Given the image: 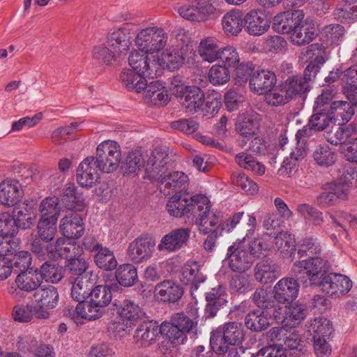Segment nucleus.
<instances>
[{"label": "nucleus", "instance_id": "f257e3e1", "mask_svg": "<svg viewBox=\"0 0 357 357\" xmlns=\"http://www.w3.org/2000/svg\"><path fill=\"white\" fill-rule=\"evenodd\" d=\"M305 54L310 61L305 69L303 75L289 77L282 84V91L286 93L289 100L301 97L310 90V83L326 62V54L322 44L310 45Z\"/></svg>", "mask_w": 357, "mask_h": 357}, {"label": "nucleus", "instance_id": "393cba45", "mask_svg": "<svg viewBox=\"0 0 357 357\" xmlns=\"http://www.w3.org/2000/svg\"><path fill=\"white\" fill-rule=\"evenodd\" d=\"M183 294L181 287L172 280H165L158 283L154 289L155 297L163 302H176Z\"/></svg>", "mask_w": 357, "mask_h": 357}, {"label": "nucleus", "instance_id": "c756f323", "mask_svg": "<svg viewBox=\"0 0 357 357\" xmlns=\"http://www.w3.org/2000/svg\"><path fill=\"white\" fill-rule=\"evenodd\" d=\"M142 91L144 98L154 105L166 104L169 99L166 87L158 80L152 81L149 84L146 82Z\"/></svg>", "mask_w": 357, "mask_h": 357}, {"label": "nucleus", "instance_id": "39448f33", "mask_svg": "<svg viewBox=\"0 0 357 357\" xmlns=\"http://www.w3.org/2000/svg\"><path fill=\"white\" fill-rule=\"evenodd\" d=\"M178 8L179 15L188 20L204 22L215 17L222 0H188Z\"/></svg>", "mask_w": 357, "mask_h": 357}, {"label": "nucleus", "instance_id": "9b49d317", "mask_svg": "<svg viewBox=\"0 0 357 357\" xmlns=\"http://www.w3.org/2000/svg\"><path fill=\"white\" fill-rule=\"evenodd\" d=\"M324 292L333 298H340L347 294L352 287L351 280L347 276L338 273H328L319 284Z\"/></svg>", "mask_w": 357, "mask_h": 357}, {"label": "nucleus", "instance_id": "a19ab883", "mask_svg": "<svg viewBox=\"0 0 357 357\" xmlns=\"http://www.w3.org/2000/svg\"><path fill=\"white\" fill-rule=\"evenodd\" d=\"M220 50L221 48L214 39L206 38L199 43L198 54L204 61L211 63L218 61Z\"/></svg>", "mask_w": 357, "mask_h": 357}, {"label": "nucleus", "instance_id": "f3484780", "mask_svg": "<svg viewBox=\"0 0 357 357\" xmlns=\"http://www.w3.org/2000/svg\"><path fill=\"white\" fill-rule=\"evenodd\" d=\"M98 167L94 157H87L79 165L77 169V181L83 188H90L100 178Z\"/></svg>", "mask_w": 357, "mask_h": 357}, {"label": "nucleus", "instance_id": "6e6d98bb", "mask_svg": "<svg viewBox=\"0 0 357 357\" xmlns=\"http://www.w3.org/2000/svg\"><path fill=\"white\" fill-rule=\"evenodd\" d=\"M190 213L189 217L199 218L201 215H207L211 212V204L208 198L203 195H197L190 198Z\"/></svg>", "mask_w": 357, "mask_h": 357}, {"label": "nucleus", "instance_id": "5701e85b", "mask_svg": "<svg viewBox=\"0 0 357 357\" xmlns=\"http://www.w3.org/2000/svg\"><path fill=\"white\" fill-rule=\"evenodd\" d=\"M298 288V284L295 279L282 278L274 287L275 298L279 303H289L297 297Z\"/></svg>", "mask_w": 357, "mask_h": 357}, {"label": "nucleus", "instance_id": "8fccbe9b", "mask_svg": "<svg viewBox=\"0 0 357 357\" xmlns=\"http://www.w3.org/2000/svg\"><path fill=\"white\" fill-rule=\"evenodd\" d=\"M337 153L328 145L318 146L313 152V158L316 163L323 167H328L335 164Z\"/></svg>", "mask_w": 357, "mask_h": 357}, {"label": "nucleus", "instance_id": "58836bf2", "mask_svg": "<svg viewBox=\"0 0 357 357\" xmlns=\"http://www.w3.org/2000/svg\"><path fill=\"white\" fill-rule=\"evenodd\" d=\"M245 324L253 331L265 330L271 324L270 314L266 310H255L247 314Z\"/></svg>", "mask_w": 357, "mask_h": 357}, {"label": "nucleus", "instance_id": "1a4fd4ad", "mask_svg": "<svg viewBox=\"0 0 357 357\" xmlns=\"http://www.w3.org/2000/svg\"><path fill=\"white\" fill-rule=\"evenodd\" d=\"M134 33V25L124 24L108 33L107 44L116 54L126 55L132 46Z\"/></svg>", "mask_w": 357, "mask_h": 357}, {"label": "nucleus", "instance_id": "864d4df0", "mask_svg": "<svg viewBox=\"0 0 357 357\" xmlns=\"http://www.w3.org/2000/svg\"><path fill=\"white\" fill-rule=\"evenodd\" d=\"M309 331L313 337L329 338L333 329L331 321L325 317L315 318L311 321Z\"/></svg>", "mask_w": 357, "mask_h": 357}, {"label": "nucleus", "instance_id": "aec40b11", "mask_svg": "<svg viewBox=\"0 0 357 357\" xmlns=\"http://www.w3.org/2000/svg\"><path fill=\"white\" fill-rule=\"evenodd\" d=\"M160 333L156 322L153 321H144L135 331L133 339L139 347H146L155 342Z\"/></svg>", "mask_w": 357, "mask_h": 357}, {"label": "nucleus", "instance_id": "de8ad7c7", "mask_svg": "<svg viewBox=\"0 0 357 357\" xmlns=\"http://www.w3.org/2000/svg\"><path fill=\"white\" fill-rule=\"evenodd\" d=\"M115 277L118 282L126 287L133 286L138 279L136 268L130 264L119 266L116 271Z\"/></svg>", "mask_w": 357, "mask_h": 357}, {"label": "nucleus", "instance_id": "0e129e2a", "mask_svg": "<svg viewBox=\"0 0 357 357\" xmlns=\"http://www.w3.org/2000/svg\"><path fill=\"white\" fill-rule=\"evenodd\" d=\"M232 183L245 193L252 195L258 190V185L244 173L232 174Z\"/></svg>", "mask_w": 357, "mask_h": 357}, {"label": "nucleus", "instance_id": "c85d7f7f", "mask_svg": "<svg viewBox=\"0 0 357 357\" xmlns=\"http://www.w3.org/2000/svg\"><path fill=\"white\" fill-rule=\"evenodd\" d=\"M335 19L343 23L357 22V0H340L334 10Z\"/></svg>", "mask_w": 357, "mask_h": 357}, {"label": "nucleus", "instance_id": "cd10ccee", "mask_svg": "<svg viewBox=\"0 0 357 357\" xmlns=\"http://www.w3.org/2000/svg\"><path fill=\"white\" fill-rule=\"evenodd\" d=\"M181 281L186 284L191 285L192 289H197L199 284L206 280L205 276L200 271V266L195 261H188L183 267Z\"/></svg>", "mask_w": 357, "mask_h": 357}, {"label": "nucleus", "instance_id": "6e6552de", "mask_svg": "<svg viewBox=\"0 0 357 357\" xmlns=\"http://www.w3.org/2000/svg\"><path fill=\"white\" fill-rule=\"evenodd\" d=\"M128 60L132 69L145 77H156L161 69L159 56L146 54L139 50H132Z\"/></svg>", "mask_w": 357, "mask_h": 357}, {"label": "nucleus", "instance_id": "ddd939ff", "mask_svg": "<svg viewBox=\"0 0 357 357\" xmlns=\"http://www.w3.org/2000/svg\"><path fill=\"white\" fill-rule=\"evenodd\" d=\"M169 156L167 151L161 148L155 149L145 164V172L151 180H158L167 172Z\"/></svg>", "mask_w": 357, "mask_h": 357}, {"label": "nucleus", "instance_id": "dca6fc26", "mask_svg": "<svg viewBox=\"0 0 357 357\" xmlns=\"http://www.w3.org/2000/svg\"><path fill=\"white\" fill-rule=\"evenodd\" d=\"M245 27L252 36H261L270 28L271 22L261 9H252L244 17Z\"/></svg>", "mask_w": 357, "mask_h": 357}, {"label": "nucleus", "instance_id": "09e8293b", "mask_svg": "<svg viewBox=\"0 0 357 357\" xmlns=\"http://www.w3.org/2000/svg\"><path fill=\"white\" fill-rule=\"evenodd\" d=\"M93 259L96 266L105 271H112L117 266V261L114 252L105 246L93 255Z\"/></svg>", "mask_w": 357, "mask_h": 357}, {"label": "nucleus", "instance_id": "338daca9", "mask_svg": "<svg viewBox=\"0 0 357 357\" xmlns=\"http://www.w3.org/2000/svg\"><path fill=\"white\" fill-rule=\"evenodd\" d=\"M338 177L349 188L357 187V167L345 165L338 169Z\"/></svg>", "mask_w": 357, "mask_h": 357}, {"label": "nucleus", "instance_id": "79ce46f5", "mask_svg": "<svg viewBox=\"0 0 357 357\" xmlns=\"http://www.w3.org/2000/svg\"><path fill=\"white\" fill-rule=\"evenodd\" d=\"M307 155V150L305 147H296L289 157L286 158L278 169V174L283 176H290L296 170L297 162L303 159Z\"/></svg>", "mask_w": 357, "mask_h": 357}, {"label": "nucleus", "instance_id": "2eb2a0df", "mask_svg": "<svg viewBox=\"0 0 357 357\" xmlns=\"http://www.w3.org/2000/svg\"><path fill=\"white\" fill-rule=\"evenodd\" d=\"M188 228H178L165 234L158 245L160 251L173 252L181 249L186 245L190 236Z\"/></svg>", "mask_w": 357, "mask_h": 357}, {"label": "nucleus", "instance_id": "bb28decb", "mask_svg": "<svg viewBox=\"0 0 357 357\" xmlns=\"http://www.w3.org/2000/svg\"><path fill=\"white\" fill-rule=\"evenodd\" d=\"M190 198L181 192H177L168 199L166 209L174 218L189 217L190 213Z\"/></svg>", "mask_w": 357, "mask_h": 357}, {"label": "nucleus", "instance_id": "774afa93", "mask_svg": "<svg viewBox=\"0 0 357 357\" xmlns=\"http://www.w3.org/2000/svg\"><path fill=\"white\" fill-rule=\"evenodd\" d=\"M218 61L222 63V66L230 68L239 63L240 58L236 48L231 46H227L221 48Z\"/></svg>", "mask_w": 357, "mask_h": 357}, {"label": "nucleus", "instance_id": "9d476101", "mask_svg": "<svg viewBox=\"0 0 357 357\" xmlns=\"http://www.w3.org/2000/svg\"><path fill=\"white\" fill-rule=\"evenodd\" d=\"M57 289L52 285L39 289L34 294L36 302L35 316L38 319H47L50 317L48 310L56 307L59 302Z\"/></svg>", "mask_w": 357, "mask_h": 357}, {"label": "nucleus", "instance_id": "c9c22d12", "mask_svg": "<svg viewBox=\"0 0 357 357\" xmlns=\"http://www.w3.org/2000/svg\"><path fill=\"white\" fill-rule=\"evenodd\" d=\"M259 127L258 119L251 114H241L238 116L236 123V129L238 132L248 140L250 138L257 135V131Z\"/></svg>", "mask_w": 357, "mask_h": 357}, {"label": "nucleus", "instance_id": "c03bdc74", "mask_svg": "<svg viewBox=\"0 0 357 357\" xmlns=\"http://www.w3.org/2000/svg\"><path fill=\"white\" fill-rule=\"evenodd\" d=\"M121 80L126 87L130 91L140 93L146 85L145 77L132 69H125L121 74Z\"/></svg>", "mask_w": 357, "mask_h": 357}, {"label": "nucleus", "instance_id": "5fc2aeb1", "mask_svg": "<svg viewBox=\"0 0 357 357\" xmlns=\"http://www.w3.org/2000/svg\"><path fill=\"white\" fill-rule=\"evenodd\" d=\"M57 220L54 219L40 218L38 220L37 229L38 236L45 242L52 241L57 231Z\"/></svg>", "mask_w": 357, "mask_h": 357}, {"label": "nucleus", "instance_id": "bf43d9fd", "mask_svg": "<svg viewBox=\"0 0 357 357\" xmlns=\"http://www.w3.org/2000/svg\"><path fill=\"white\" fill-rule=\"evenodd\" d=\"M230 79L229 68L220 64L213 65L208 70V80L214 85H223Z\"/></svg>", "mask_w": 357, "mask_h": 357}, {"label": "nucleus", "instance_id": "4468645a", "mask_svg": "<svg viewBox=\"0 0 357 357\" xmlns=\"http://www.w3.org/2000/svg\"><path fill=\"white\" fill-rule=\"evenodd\" d=\"M288 8L292 11H285L275 15L273 18V28L281 33H291L298 24L304 19L305 14L303 10Z\"/></svg>", "mask_w": 357, "mask_h": 357}, {"label": "nucleus", "instance_id": "20e7f679", "mask_svg": "<svg viewBox=\"0 0 357 357\" xmlns=\"http://www.w3.org/2000/svg\"><path fill=\"white\" fill-rule=\"evenodd\" d=\"M245 338L241 324L232 321L225 323L211 334L210 344L216 354L222 355L228 351V347L239 345Z\"/></svg>", "mask_w": 357, "mask_h": 357}, {"label": "nucleus", "instance_id": "b1692460", "mask_svg": "<svg viewBox=\"0 0 357 357\" xmlns=\"http://www.w3.org/2000/svg\"><path fill=\"white\" fill-rule=\"evenodd\" d=\"M116 311L122 321H126L133 326L136 322L142 319L145 313L135 302L126 299L115 304Z\"/></svg>", "mask_w": 357, "mask_h": 357}, {"label": "nucleus", "instance_id": "f8f14e48", "mask_svg": "<svg viewBox=\"0 0 357 357\" xmlns=\"http://www.w3.org/2000/svg\"><path fill=\"white\" fill-rule=\"evenodd\" d=\"M154 250V241L146 236H140L129 244L127 256L130 261L140 264L150 259Z\"/></svg>", "mask_w": 357, "mask_h": 357}, {"label": "nucleus", "instance_id": "423d86ee", "mask_svg": "<svg viewBox=\"0 0 357 357\" xmlns=\"http://www.w3.org/2000/svg\"><path fill=\"white\" fill-rule=\"evenodd\" d=\"M167 40V33L163 29L158 26L143 29L135 38V45L140 51L153 55L162 50Z\"/></svg>", "mask_w": 357, "mask_h": 357}, {"label": "nucleus", "instance_id": "4d7b16f0", "mask_svg": "<svg viewBox=\"0 0 357 357\" xmlns=\"http://www.w3.org/2000/svg\"><path fill=\"white\" fill-rule=\"evenodd\" d=\"M160 58L161 68L166 66L168 69L174 70L178 68L184 61V57L175 49H166L162 52Z\"/></svg>", "mask_w": 357, "mask_h": 357}, {"label": "nucleus", "instance_id": "49530a36", "mask_svg": "<svg viewBox=\"0 0 357 357\" xmlns=\"http://www.w3.org/2000/svg\"><path fill=\"white\" fill-rule=\"evenodd\" d=\"M321 245L317 238L306 237L298 245V255L300 258L321 257Z\"/></svg>", "mask_w": 357, "mask_h": 357}, {"label": "nucleus", "instance_id": "a878e982", "mask_svg": "<svg viewBox=\"0 0 357 357\" xmlns=\"http://www.w3.org/2000/svg\"><path fill=\"white\" fill-rule=\"evenodd\" d=\"M22 196L21 184L16 180H6L0 184V202L14 206Z\"/></svg>", "mask_w": 357, "mask_h": 357}, {"label": "nucleus", "instance_id": "ea45409f", "mask_svg": "<svg viewBox=\"0 0 357 357\" xmlns=\"http://www.w3.org/2000/svg\"><path fill=\"white\" fill-rule=\"evenodd\" d=\"M331 117L334 122L342 121V123L349 122L354 115V109L347 101H334L330 107Z\"/></svg>", "mask_w": 357, "mask_h": 357}, {"label": "nucleus", "instance_id": "37998d69", "mask_svg": "<svg viewBox=\"0 0 357 357\" xmlns=\"http://www.w3.org/2000/svg\"><path fill=\"white\" fill-rule=\"evenodd\" d=\"M63 202L70 210L81 211L84 208V197L77 193L73 183L66 184L63 192Z\"/></svg>", "mask_w": 357, "mask_h": 357}, {"label": "nucleus", "instance_id": "0eeeda50", "mask_svg": "<svg viewBox=\"0 0 357 357\" xmlns=\"http://www.w3.org/2000/svg\"><path fill=\"white\" fill-rule=\"evenodd\" d=\"M121 160V149L116 142L105 140L98 146L95 162L100 171L113 172L118 168Z\"/></svg>", "mask_w": 357, "mask_h": 357}, {"label": "nucleus", "instance_id": "473e14b6", "mask_svg": "<svg viewBox=\"0 0 357 357\" xmlns=\"http://www.w3.org/2000/svg\"><path fill=\"white\" fill-rule=\"evenodd\" d=\"M41 275H39L38 269L31 268L29 271L19 273L15 283L17 287L22 291H32L41 284Z\"/></svg>", "mask_w": 357, "mask_h": 357}, {"label": "nucleus", "instance_id": "052dcab7", "mask_svg": "<svg viewBox=\"0 0 357 357\" xmlns=\"http://www.w3.org/2000/svg\"><path fill=\"white\" fill-rule=\"evenodd\" d=\"M34 216L31 208L26 206L15 208L12 218L19 228L26 229L32 225Z\"/></svg>", "mask_w": 357, "mask_h": 357}, {"label": "nucleus", "instance_id": "72a5a7b5", "mask_svg": "<svg viewBox=\"0 0 357 357\" xmlns=\"http://www.w3.org/2000/svg\"><path fill=\"white\" fill-rule=\"evenodd\" d=\"M223 30L227 35H238L243 26H245L244 17L238 10H232L226 13L222 19Z\"/></svg>", "mask_w": 357, "mask_h": 357}, {"label": "nucleus", "instance_id": "4be33fe9", "mask_svg": "<svg viewBox=\"0 0 357 357\" xmlns=\"http://www.w3.org/2000/svg\"><path fill=\"white\" fill-rule=\"evenodd\" d=\"M178 102L186 112H197L204 102V94L199 87L190 86L177 98Z\"/></svg>", "mask_w": 357, "mask_h": 357}, {"label": "nucleus", "instance_id": "a18cd8bd", "mask_svg": "<svg viewBox=\"0 0 357 357\" xmlns=\"http://www.w3.org/2000/svg\"><path fill=\"white\" fill-rule=\"evenodd\" d=\"M235 161L240 167L250 171L256 175L261 176L265 173V166L246 152L237 153Z\"/></svg>", "mask_w": 357, "mask_h": 357}, {"label": "nucleus", "instance_id": "13d9d810", "mask_svg": "<svg viewBox=\"0 0 357 357\" xmlns=\"http://www.w3.org/2000/svg\"><path fill=\"white\" fill-rule=\"evenodd\" d=\"M40 218L58 220L60 214L59 199L56 197H50L42 201L40 205Z\"/></svg>", "mask_w": 357, "mask_h": 357}, {"label": "nucleus", "instance_id": "680f3d73", "mask_svg": "<svg viewBox=\"0 0 357 357\" xmlns=\"http://www.w3.org/2000/svg\"><path fill=\"white\" fill-rule=\"evenodd\" d=\"M39 275H41V282L43 280L46 282L52 283H57L63 277L62 273V268L56 266L54 264H52L48 262L44 263L40 270L39 271Z\"/></svg>", "mask_w": 357, "mask_h": 357}, {"label": "nucleus", "instance_id": "e2e57ef3", "mask_svg": "<svg viewBox=\"0 0 357 357\" xmlns=\"http://www.w3.org/2000/svg\"><path fill=\"white\" fill-rule=\"evenodd\" d=\"M31 255L30 252L24 250L16 252L11 264L12 271L19 273L29 271L31 268Z\"/></svg>", "mask_w": 357, "mask_h": 357}, {"label": "nucleus", "instance_id": "69168bd1", "mask_svg": "<svg viewBox=\"0 0 357 357\" xmlns=\"http://www.w3.org/2000/svg\"><path fill=\"white\" fill-rule=\"evenodd\" d=\"M253 300L255 304L261 310H266L274 307L275 298L272 293H268L264 289H257L253 294Z\"/></svg>", "mask_w": 357, "mask_h": 357}, {"label": "nucleus", "instance_id": "f704fd0d", "mask_svg": "<svg viewBox=\"0 0 357 357\" xmlns=\"http://www.w3.org/2000/svg\"><path fill=\"white\" fill-rule=\"evenodd\" d=\"M160 183V190L164 195H169L172 191L181 188L187 181V176L181 172L165 174L156 180Z\"/></svg>", "mask_w": 357, "mask_h": 357}, {"label": "nucleus", "instance_id": "f03ea898", "mask_svg": "<svg viewBox=\"0 0 357 357\" xmlns=\"http://www.w3.org/2000/svg\"><path fill=\"white\" fill-rule=\"evenodd\" d=\"M194 319H190L184 313H176L172 315L169 321H163L160 326V333L168 340L174 347L184 344L187 340L186 334L191 331L197 325L194 321L199 317L198 309L192 312Z\"/></svg>", "mask_w": 357, "mask_h": 357}, {"label": "nucleus", "instance_id": "4c0bfd02", "mask_svg": "<svg viewBox=\"0 0 357 357\" xmlns=\"http://www.w3.org/2000/svg\"><path fill=\"white\" fill-rule=\"evenodd\" d=\"M71 297L76 301L80 302L86 300L90 295L93 286L89 275L77 277L73 281H70Z\"/></svg>", "mask_w": 357, "mask_h": 357}, {"label": "nucleus", "instance_id": "e433bc0d", "mask_svg": "<svg viewBox=\"0 0 357 357\" xmlns=\"http://www.w3.org/2000/svg\"><path fill=\"white\" fill-rule=\"evenodd\" d=\"M221 215L216 213L210 212L207 215H201V217L196 218V223L199 231L204 234L220 233L222 230L220 229L221 222Z\"/></svg>", "mask_w": 357, "mask_h": 357}, {"label": "nucleus", "instance_id": "6ab92c4d", "mask_svg": "<svg viewBox=\"0 0 357 357\" xmlns=\"http://www.w3.org/2000/svg\"><path fill=\"white\" fill-rule=\"evenodd\" d=\"M59 229L67 238H78L84 232L85 227L82 217L76 213H70L60 220Z\"/></svg>", "mask_w": 357, "mask_h": 357}, {"label": "nucleus", "instance_id": "412c9836", "mask_svg": "<svg viewBox=\"0 0 357 357\" xmlns=\"http://www.w3.org/2000/svg\"><path fill=\"white\" fill-rule=\"evenodd\" d=\"M275 84V73L266 70L254 72L250 79V89L259 95L271 91Z\"/></svg>", "mask_w": 357, "mask_h": 357}, {"label": "nucleus", "instance_id": "7c9ffc66", "mask_svg": "<svg viewBox=\"0 0 357 357\" xmlns=\"http://www.w3.org/2000/svg\"><path fill=\"white\" fill-rule=\"evenodd\" d=\"M317 35L314 24L304 21L298 24L290 34L291 42L297 45L310 43Z\"/></svg>", "mask_w": 357, "mask_h": 357}, {"label": "nucleus", "instance_id": "603ef678", "mask_svg": "<svg viewBox=\"0 0 357 357\" xmlns=\"http://www.w3.org/2000/svg\"><path fill=\"white\" fill-rule=\"evenodd\" d=\"M76 314L82 319L95 320L101 317L104 310L96 307L95 304L89 301H80L75 307Z\"/></svg>", "mask_w": 357, "mask_h": 357}, {"label": "nucleus", "instance_id": "7ed1b4c3", "mask_svg": "<svg viewBox=\"0 0 357 357\" xmlns=\"http://www.w3.org/2000/svg\"><path fill=\"white\" fill-rule=\"evenodd\" d=\"M330 268L326 257H315L295 261L291 272L298 279L308 280L311 285L319 286Z\"/></svg>", "mask_w": 357, "mask_h": 357}, {"label": "nucleus", "instance_id": "3c124183", "mask_svg": "<svg viewBox=\"0 0 357 357\" xmlns=\"http://www.w3.org/2000/svg\"><path fill=\"white\" fill-rule=\"evenodd\" d=\"M89 297L96 307L104 310V307L111 303L112 295L108 287L98 285L91 290Z\"/></svg>", "mask_w": 357, "mask_h": 357}, {"label": "nucleus", "instance_id": "2f4dec72", "mask_svg": "<svg viewBox=\"0 0 357 357\" xmlns=\"http://www.w3.org/2000/svg\"><path fill=\"white\" fill-rule=\"evenodd\" d=\"M280 275L278 265L271 261H262L255 267V279L264 284L271 283Z\"/></svg>", "mask_w": 357, "mask_h": 357}, {"label": "nucleus", "instance_id": "a211bd4d", "mask_svg": "<svg viewBox=\"0 0 357 357\" xmlns=\"http://www.w3.org/2000/svg\"><path fill=\"white\" fill-rule=\"evenodd\" d=\"M241 241L235 243L228 249L229 266L234 272L243 273L249 269L252 264L251 257L241 246Z\"/></svg>", "mask_w": 357, "mask_h": 357}]
</instances>
